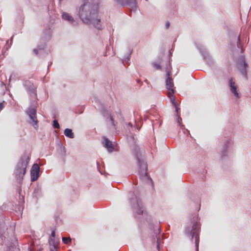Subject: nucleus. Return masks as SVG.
Instances as JSON below:
<instances>
[{"instance_id":"e433bc0d","label":"nucleus","mask_w":251,"mask_h":251,"mask_svg":"<svg viewBox=\"0 0 251 251\" xmlns=\"http://www.w3.org/2000/svg\"><path fill=\"white\" fill-rule=\"evenodd\" d=\"M206 173V171H205V170H203L201 174H202L203 176H204Z\"/></svg>"},{"instance_id":"4be33fe9","label":"nucleus","mask_w":251,"mask_h":251,"mask_svg":"<svg viewBox=\"0 0 251 251\" xmlns=\"http://www.w3.org/2000/svg\"><path fill=\"white\" fill-rule=\"evenodd\" d=\"M236 46L237 47V52L239 53H243L244 51V49L242 48V45L241 43L240 36H238L237 39Z\"/></svg>"},{"instance_id":"f8f14e48","label":"nucleus","mask_w":251,"mask_h":251,"mask_svg":"<svg viewBox=\"0 0 251 251\" xmlns=\"http://www.w3.org/2000/svg\"><path fill=\"white\" fill-rule=\"evenodd\" d=\"M166 78L165 79V86L168 92H171L172 94L175 93V89L174 87V84L173 79L171 77V72H170L168 68H166Z\"/></svg>"},{"instance_id":"cd10ccee","label":"nucleus","mask_w":251,"mask_h":251,"mask_svg":"<svg viewBox=\"0 0 251 251\" xmlns=\"http://www.w3.org/2000/svg\"><path fill=\"white\" fill-rule=\"evenodd\" d=\"M152 65L153 67L156 69V70H160L161 68L160 65L159 63H158L157 62H153L152 63Z\"/></svg>"},{"instance_id":"9d476101","label":"nucleus","mask_w":251,"mask_h":251,"mask_svg":"<svg viewBox=\"0 0 251 251\" xmlns=\"http://www.w3.org/2000/svg\"><path fill=\"white\" fill-rule=\"evenodd\" d=\"M236 66L240 73L243 76L247 78V69L249 66L246 62L245 58L244 55H240L236 61Z\"/></svg>"},{"instance_id":"7c9ffc66","label":"nucleus","mask_w":251,"mask_h":251,"mask_svg":"<svg viewBox=\"0 0 251 251\" xmlns=\"http://www.w3.org/2000/svg\"><path fill=\"white\" fill-rule=\"evenodd\" d=\"M4 101L2 102H0V111L3 109L4 107Z\"/></svg>"},{"instance_id":"393cba45","label":"nucleus","mask_w":251,"mask_h":251,"mask_svg":"<svg viewBox=\"0 0 251 251\" xmlns=\"http://www.w3.org/2000/svg\"><path fill=\"white\" fill-rule=\"evenodd\" d=\"M62 242L65 244H69L71 243L72 239L70 237H62Z\"/></svg>"},{"instance_id":"2eb2a0df","label":"nucleus","mask_w":251,"mask_h":251,"mask_svg":"<svg viewBox=\"0 0 251 251\" xmlns=\"http://www.w3.org/2000/svg\"><path fill=\"white\" fill-rule=\"evenodd\" d=\"M115 1L118 4L122 6H128L134 11L136 10L137 7L136 0L133 1L130 0H115Z\"/></svg>"},{"instance_id":"0eeeda50","label":"nucleus","mask_w":251,"mask_h":251,"mask_svg":"<svg viewBox=\"0 0 251 251\" xmlns=\"http://www.w3.org/2000/svg\"><path fill=\"white\" fill-rule=\"evenodd\" d=\"M52 30L50 26H48L45 28L43 31V35L41 39L42 43L41 45L37 46V48L33 50V52L37 55H41V53L43 51L47 42L49 41L52 36Z\"/></svg>"},{"instance_id":"ddd939ff","label":"nucleus","mask_w":251,"mask_h":251,"mask_svg":"<svg viewBox=\"0 0 251 251\" xmlns=\"http://www.w3.org/2000/svg\"><path fill=\"white\" fill-rule=\"evenodd\" d=\"M228 86L230 92L237 99H239L240 95L239 93L238 86L233 77L229 78L228 80Z\"/></svg>"},{"instance_id":"412c9836","label":"nucleus","mask_w":251,"mask_h":251,"mask_svg":"<svg viewBox=\"0 0 251 251\" xmlns=\"http://www.w3.org/2000/svg\"><path fill=\"white\" fill-rule=\"evenodd\" d=\"M64 135L68 138L73 139L75 137V134L73 132L72 129L70 128H66L64 131Z\"/></svg>"},{"instance_id":"423d86ee","label":"nucleus","mask_w":251,"mask_h":251,"mask_svg":"<svg viewBox=\"0 0 251 251\" xmlns=\"http://www.w3.org/2000/svg\"><path fill=\"white\" fill-rule=\"evenodd\" d=\"M29 157L26 154H24L20 158L15 170L16 177L20 182L26 173V168L29 162Z\"/></svg>"},{"instance_id":"79ce46f5","label":"nucleus","mask_w":251,"mask_h":251,"mask_svg":"<svg viewBox=\"0 0 251 251\" xmlns=\"http://www.w3.org/2000/svg\"><path fill=\"white\" fill-rule=\"evenodd\" d=\"M59 2V3H60L61 1H62L63 0H58Z\"/></svg>"},{"instance_id":"a878e982","label":"nucleus","mask_w":251,"mask_h":251,"mask_svg":"<svg viewBox=\"0 0 251 251\" xmlns=\"http://www.w3.org/2000/svg\"><path fill=\"white\" fill-rule=\"evenodd\" d=\"M53 126L54 128H60V126H59V124L58 122V121L56 120H53Z\"/></svg>"},{"instance_id":"c03bdc74","label":"nucleus","mask_w":251,"mask_h":251,"mask_svg":"<svg viewBox=\"0 0 251 251\" xmlns=\"http://www.w3.org/2000/svg\"><path fill=\"white\" fill-rule=\"evenodd\" d=\"M8 43V41H7L6 44H7Z\"/></svg>"},{"instance_id":"9b49d317","label":"nucleus","mask_w":251,"mask_h":251,"mask_svg":"<svg viewBox=\"0 0 251 251\" xmlns=\"http://www.w3.org/2000/svg\"><path fill=\"white\" fill-rule=\"evenodd\" d=\"M196 46L202 54L203 58L207 62V64L209 66H212L214 64L213 59L204 47L201 44H197V43H196Z\"/></svg>"},{"instance_id":"473e14b6","label":"nucleus","mask_w":251,"mask_h":251,"mask_svg":"<svg viewBox=\"0 0 251 251\" xmlns=\"http://www.w3.org/2000/svg\"><path fill=\"white\" fill-rule=\"evenodd\" d=\"M6 208V205L5 204L2 205L0 207V209L2 211L4 210Z\"/></svg>"},{"instance_id":"f257e3e1","label":"nucleus","mask_w":251,"mask_h":251,"mask_svg":"<svg viewBox=\"0 0 251 251\" xmlns=\"http://www.w3.org/2000/svg\"><path fill=\"white\" fill-rule=\"evenodd\" d=\"M98 4L88 0H84L79 7L78 15L85 25H92L98 30H101L102 26L99 16Z\"/></svg>"},{"instance_id":"1a4fd4ad","label":"nucleus","mask_w":251,"mask_h":251,"mask_svg":"<svg viewBox=\"0 0 251 251\" xmlns=\"http://www.w3.org/2000/svg\"><path fill=\"white\" fill-rule=\"evenodd\" d=\"M146 221L148 224L150 225L151 227L153 228V231L154 233V235L153 237L154 238V241L155 240V238H156V243H157V249L158 251L160 250V244H161V240L159 237L158 236L159 235L160 233L161 229L158 226H153L152 225V223L153 222L152 218L151 216H147L146 219Z\"/></svg>"},{"instance_id":"58836bf2","label":"nucleus","mask_w":251,"mask_h":251,"mask_svg":"<svg viewBox=\"0 0 251 251\" xmlns=\"http://www.w3.org/2000/svg\"><path fill=\"white\" fill-rule=\"evenodd\" d=\"M52 63L50 62L49 65H48V69H49L50 66L51 65Z\"/></svg>"},{"instance_id":"7ed1b4c3","label":"nucleus","mask_w":251,"mask_h":251,"mask_svg":"<svg viewBox=\"0 0 251 251\" xmlns=\"http://www.w3.org/2000/svg\"><path fill=\"white\" fill-rule=\"evenodd\" d=\"M133 151L136 157L138 167V173L139 178L143 181L152 184V180L147 173L148 165L145 156V152L141 151L137 146H135Z\"/></svg>"},{"instance_id":"a19ab883","label":"nucleus","mask_w":251,"mask_h":251,"mask_svg":"<svg viewBox=\"0 0 251 251\" xmlns=\"http://www.w3.org/2000/svg\"><path fill=\"white\" fill-rule=\"evenodd\" d=\"M128 125L130 126L131 127L132 126V124L130 123H128Z\"/></svg>"},{"instance_id":"f03ea898","label":"nucleus","mask_w":251,"mask_h":251,"mask_svg":"<svg viewBox=\"0 0 251 251\" xmlns=\"http://www.w3.org/2000/svg\"><path fill=\"white\" fill-rule=\"evenodd\" d=\"M24 86L30 97L33 99L35 100L31 101L30 106L27 108L26 111L29 118L28 122L33 126L35 129H37L38 127V121L36 117V106L37 102L36 100L37 99L36 88L33 83L28 80L24 82Z\"/></svg>"},{"instance_id":"c85d7f7f","label":"nucleus","mask_w":251,"mask_h":251,"mask_svg":"<svg viewBox=\"0 0 251 251\" xmlns=\"http://www.w3.org/2000/svg\"><path fill=\"white\" fill-rule=\"evenodd\" d=\"M177 123L179 124V126L182 128L183 127H184V125H182L181 124V121H182L181 118L180 117L179 115H177Z\"/></svg>"},{"instance_id":"dca6fc26","label":"nucleus","mask_w":251,"mask_h":251,"mask_svg":"<svg viewBox=\"0 0 251 251\" xmlns=\"http://www.w3.org/2000/svg\"><path fill=\"white\" fill-rule=\"evenodd\" d=\"M40 167L37 163L32 166L30 171L31 181L33 182L37 180L39 176Z\"/></svg>"},{"instance_id":"37998d69","label":"nucleus","mask_w":251,"mask_h":251,"mask_svg":"<svg viewBox=\"0 0 251 251\" xmlns=\"http://www.w3.org/2000/svg\"><path fill=\"white\" fill-rule=\"evenodd\" d=\"M186 131L188 132L189 134H190L189 133V131H188L187 129H186Z\"/></svg>"},{"instance_id":"c756f323","label":"nucleus","mask_w":251,"mask_h":251,"mask_svg":"<svg viewBox=\"0 0 251 251\" xmlns=\"http://www.w3.org/2000/svg\"><path fill=\"white\" fill-rule=\"evenodd\" d=\"M55 236V232L54 230H52L51 235L50 237H51L52 238H54Z\"/></svg>"},{"instance_id":"39448f33","label":"nucleus","mask_w":251,"mask_h":251,"mask_svg":"<svg viewBox=\"0 0 251 251\" xmlns=\"http://www.w3.org/2000/svg\"><path fill=\"white\" fill-rule=\"evenodd\" d=\"M128 197L129 203L135 216L137 218H140V216L144 214V207L139 198L138 191L136 190L133 192H130Z\"/></svg>"},{"instance_id":"5701e85b","label":"nucleus","mask_w":251,"mask_h":251,"mask_svg":"<svg viewBox=\"0 0 251 251\" xmlns=\"http://www.w3.org/2000/svg\"><path fill=\"white\" fill-rule=\"evenodd\" d=\"M174 94H172L170 92H168V97L170 98V101L172 103V104L175 106H176L177 105V102L176 101V98L175 96L174 95Z\"/></svg>"},{"instance_id":"aec40b11","label":"nucleus","mask_w":251,"mask_h":251,"mask_svg":"<svg viewBox=\"0 0 251 251\" xmlns=\"http://www.w3.org/2000/svg\"><path fill=\"white\" fill-rule=\"evenodd\" d=\"M42 196V189L41 188L37 186L35 188L33 193V197L38 199V198L41 197Z\"/></svg>"},{"instance_id":"ea45409f","label":"nucleus","mask_w":251,"mask_h":251,"mask_svg":"<svg viewBox=\"0 0 251 251\" xmlns=\"http://www.w3.org/2000/svg\"><path fill=\"white\" fill-rule=\"evenodd\" d=\"M145 82H146V83L148 84L149 82L147 79L145 80Z\"/></svg>"},{"instance_id":"bb28decb","label":"nucleus","mask_w":251,"mask_h":251,"mask_svg":"<svg viewBox=\"0 0 251 251\" xmlns=\"http://www.w3.org/2000/svg\"><path fill=\"white\" fill-rule=\"evenodd\" d=\"M131 51L130 50H129L127 55L124 58V60L125 61L128 62L130 60V57H131Z\"/></svg>"},{"instance_id":"a211bd4d","label":"nucleus","mask_w":251,"mask_h":251,"mask_svg":"<svg viewBox=\"0 0 251 251\" xmlns=\"http://www.w3.org/2000/svg\"><path fill=\"white\" fill-rule=\"evenodd\" d=\"M102 113L104 117H105L107 119V122H109L110 124L112 126H115V121L113 118V117L111 116V115L110 114V113H108V111L105 110H101Z\"/></svg>"},{"instance_id":"b1692460","label":"nucleus","mask_w":251,"mask_h":251,"mask_svg":"<svg viewBox=\"0 0 251 251\" xmlns=\"http://www.w3.org/2000/svg\"><path fill=\"white\" fill-rule=\"evenodd\" d=\"M49 243L50 247H57V245L55 243L54 238L50 237L49 239Z\"/></svg>"},{"instance_id":"20e7f679","label":"nucleus","mask_w":251,"mask_h":251,"mask_svg":"<svg viewBox=\"0 0 251 251\" xmlns=\"http://www.w3.org/2000/svg\"><path fill=\"white\" fill-rule=\"evenodd\" d=\"M198 218V216L195 215L191 220V224L190 226H188L185 227V234L188 237L192 240L195 237L196 251H199V245L200 242L199 232L201 227L199 223L196 221Z\"/></svg>"},{"instance_id":"f704fd0d","label":"nucleus","mask_w":251,"mask_h":251,"mask_svg":"<svg viewBox=\"0 0 251 251\" xmlns=\"http://www.w3.org/2000/svg\"><path fill=\"white\" fill-rule=\"evenodd\" d=\"M175 107H176V111L177 113V114H178L179 111H180V108L177 107V105L176 106H175Z\"/></svg>"},{"instance_id":"4c0bfd02","label":"nucleus","mask_w":251,"mask_h":251,"mask_svg":"<svg viewBox=\"0 0 251 251\" xmlns=\"http://www.w3.org/2000/svg\"><path fill=\"white\" fill-rule=\"evenodd\" d=\"M169 66H169V67L167 66V67H166V68H168V69H169V71L171 72V71H170V68H171V66H170V64H169Z\"/></svg>"},{"instance_id":"c9c22d12","label":"nucleus","mask_w":251,"mask_h":251,"mask_svg":"<svg viewBox=\"0 0 251 251\" xmlns=\"http://www.w3.org/2000/svg\"><path fill=\"white\" fill-rule=\"evenodd\" d=\"M165 26H166V28H168L170 26V23L169 22H167L166 23Z\"/></svg>"},{"instance_id":"72a5a7b5","label":"nucleus","mask_w":251,"mask_h":251,"mask_svg":"<svg viewBox=\"0 0 251 251\" xmlns=\"http://www.w3.org/2000/svg\"><path fill=\"white\" fill-rule=\"evenodd\" d=\"M13 36H12L11 38H10V45H11L12 42H13ZM10 45L8 48H6V50H8L10 47Z\"/></svg>"},{"instance_id":"6e6552de","label":"nucleus","mask_w":251,"mask_h":251,"mask_svg":"<svg viewBox=\"0 0 251 251\" xmlns=\"http://www.w3.org/2000/svg\"><path fill=\"white\" fill-rule=\"evenodd\" d=\"M233 141L231 136H224L222 140L221 149L220 152V158L223 159L228 156L233 148Z\"/></svg>"},{"instance_id":"2f4dec72","label":"nucleus","mask_w":251,"mask_h":251,"mask_svg":"<svg viewBox=\"0 0 251 251\" xmlns=\"http://www.w3.org/2000/svg\"><path fill=\"white\" fill-rule=\"evenodd\" d=\"M57 247H50V251H57Z\"/></svg>"},{"instance_id":"6ab92c4d","label":"nucleus","mask_w":251,"mask_h":251,"mask_svg":"<svg viewBox=\"0 0 251 251\" xmlns=\"http://www.w3.org/2000/svg\"><path fill=\"white\" fill-rule=\"evenodd\" d=\"M62 18L64 20L67 21L73 25H75L76 24L74 18L67 13L63 12L62 14Z\"/></svg>"},{"instance_id":"f3484780","label":"nucleus","mask_w":251,"mask_h":251,"mask_svg":"<svg viewBox=\"0 0 251 251\" xmlns=\"http://www.w3.org/2000/svg\"><path fill=\"white\" fill-rule=\"evenodd\" d=\"M103 139V146L107 149L109 152H112L114 150V147L112 145V142L106 137H104Z\"/></svg>"},{"instance_id":"4468645a","label":"nucleus","mask_w":251,"mask_h":251,"mask_svg":"<svg viewBox=\"0 0 251 251\" xmlns=\"http://www.w3.org/2000/svg\"><path fill=\"white\" fill-rule=\"evenodd\" d=\"M8 228L5 222V218L3 216H0V237L2 240H5L8 234Z\"/></svg>"}]
</instances>
